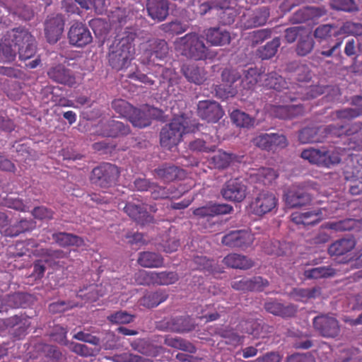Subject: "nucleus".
Masks as SVG:
<instances>
[{
    "instance_id": "obj_28",
    "label": "nucleus",
    "mask_w": 362,
    "mask_h": 362,
    "mask_svg": "<svg viewBox=\"0 0 362 362\" xmlns=\"http://www.w3.org/2000/svg\"><path fill=\"white\" fill-rule=\"evenodd\" d=\"M37 246V243L33 239L17 242L13 246L9 247L8 255L13 257H21L24 255L31 257L33 252L38 249Z\"/></svg>"
},
{
    "instance_id": "obj_35",
    "label": "nucleus",
    "mask_w": 362,
    "mask_h": 362,
    "mask_svg": "<svg viewBox=\"0 0 362 362\" xmlns=\"http://www.w3.org/2000/svg\"><path fill=\"white\" fill-rule=\"evenodd\" d=\"M269 14V9L267 7H260L248 16L245 26L247 28H250L264 25L267 23Z\"/></svg>"
},
{
    "instance_id": "obj_50",
    "label": "nucleus",
    "mask_w": 362,
    "mask_h": 362,
    "mask_svg": "<svg viewBox=\"0 0 362 362\" xmlns=\"http://www.w3.org/2000/svg\"><path fill=\"white\" fill-rule=\"evenodd\" d=\"M194 263L196 264V269L198 270L206 271L211 274L220 273L221 271L217 267L216 263L213 259H209L204 256H197L194 259Z\"/></svg>"
},
{
    "instance_id": "obj_38",
    "label": "nucleus",
    "mask_w": 362,
    "mask_h": 362,
    "mask_svg": "<svg viewBox=\"0 0 362 362\" xmlns=\"http://www.w3.org/2000/svg\"><path fill=\"white\" fill-rule=\"evenodd\" d=\"M28 297L26 293L18 292L4 296L2 300L8 311L9 309L25 307Z\"/></svg>"
},
{
    "instance_id": "obj_45",
    "label": "nucleus",
    "mask_w": 362,
    "mask_h": 362,
    "mask_svg": "<svg viewBox=\"0 0 362 362\" xmlns=\"http://www.w3.org/2000/svg\"><path fill=\"white\" fill-rule=\"evenodd\" d=\"M280 44V39L279 37H274L264 46L259 47L257 49V54L263 60L271 59L276 54Z\"/></svg>"
},
{
    "instance_id": "obj_61",
    "label": "nucleus",
    "mask_w": 362,
    "mask_h": 362,
    "mask_svg": "<svg viewBox=\"0 0 362 362\" xmlns=\"http://www.w3.org/2000/svg\"><path fill=\"white\" fill-rule=\"evenodd\" d=\"M162 246L164 252L172 253L177 251L180 247V240L175 233H172L171 230H170L163 238Z\"/></svg>"
},
{
    "instance_id": "obj_57",
    "label": "nucleus",
    "mask_w": 362,
    "mask_h": 362,
    "mask_svg": "<svg viewBox=\"0 0 362 362\" xmlns=\"http://www.w3.org/2000/svg\"><path fill=\"white\" fill-rule=\"evenodd\" d=\"M112 108L121 117L129 119L134 107L123 99H115L112 102Z\"/></svg>"
},
{
    "instance_id": "obj_59",
    "label": "nucleus",
    "mask_w": 362,
    "mask_h": 362,
    "mask_svg": "<svg viewBox=\"0 0 362 362\" xmlns=\"http://www.w3.org/2000/svg\"><path fill=\"white\" fill-rule=\"evenodd\" d=\"M78 306V304L72 300H58L50 303L48 310L52 314H59Z\"/></svg>"
},
{
    "instance_id": "obj_31",
    "label": "nucleus",
    "mask_w": 362,
    "mask_h": 362,
    "mask_svg": "<svg viewBox=\"0 0 362 362\" xmlns=\"http://www.w3.org/2000/svg\"><path fill=\"white\" fill-rule=\"evenodd\" d=\"M327 11L323 7L307 6L296 12V23L315 21L325 16Z\"/></svg>"
},
{
    "instance_id": "obj_33",
    "label": "nucleus",
    "mask_w": 362,
    "mask_h": 362,
    "mask_svg": "<svg viewBox=\"0 0 362 362\" xmlns=\"http://www.w3.org/2000/svg\"><path fill=\"white\" fill-rule=\"evenodd\" d=\"M223 262L228 267L243 270L250 269L254 265L252 260L237 253L228 255L223 258Z\"/></svg>"
},
{
    "instance_id": "obj_43",
    "label": "nucleus",
    "mask_w": 362,
    "mask_h": 362,
    "mask_svg": "<svg viewBox=\"0 0 362 362\" xmlns=\"http://www.w3.org/2000/svg\"><path fill=\"white\" fill-rule=\"evenodd\" d=\"M233 158L234 157L232 153H228L223 151H218L216 154L210 158L209 163L213 165L214 168L223 170L230 165Z\"/></svg>"
},
{
    "instance_id": "obj_29",
    "label": "nucleus",
    "mask_w": 362,
    "mask_h": 362,
    "mask_svg": "<svg viewBox=\"0 0 362 362\" xmlns=\"http://www.w3.org/2000/svg\"><path fill=\"white\" fill-rule=\"evenodd\" d=\"M181 71L189 83L201 85L206 80L205 70L195 64H184L181 68Z\"/></svg>"
},
{
    "instance_id": "obj_21",
    "label": "nucleus",
    "mask_w": 362,
    "mask_h": 362,
    "mask_svg": "<svg viewBox=\"0 0 362 362\" xmlns=\"http://www.w3.org/2000/svg\"><path fill=\"white\" fill-rule=\"evenodd\" d=\"M47 76L53 81L69 87H73L76 84L73 71L62 64L51 67L47 71Z\"/></svg>"
},
{
    "instance_id": "obj_3",
    "label": "nucleus",
    "mask_w": 362,
    "mask_h": 362,
    "mask_svg": "<svg viewBox=\"0 0 362 362\" xmlns=\"http://www.w3.org/2000/svg\"><path fill=\"white\" fill-rule=\"evenodd\" d=\"M175 49L181 54L195 61L206 60L214 57L213 53L205 45L204 37L196 33H189L175 41Z\"/></svg>"
},
{
    "instance_id": "obj_14",
    "label": "nucleus",
    "mask_w": 362,
    "mask_h": 362,
    "mask_svg": "<svg viewBox=\"0 0 362 362\" xmlns=\"http://www.w3.org/2000/svg\"><path fill=\"white\" fill-rule=\"evenodd\" d=\"M68 39L70 45L76 47H84L93 41L89 28L81 22H75L71 25Z\"/></svg>"
},
{
    "instance_id": "obj_22",
    "label": "nucleus",
    "mask_w": 362,
    "mask_h": 362,
    "mask_svg": "<svg viewBox=\"0 0 362 362\" xmlns=\"http://www.w3.org/2000/svg\"><path fill=\"white\" fill-rule=\"evenodd\" d=\"M298 37L296 51L298 54L304 56L308 54L313 49L314 41L310 28H304L303 25L296 26V39Z\"/></svg>"
},
{
    "instance_id": "obj_20",
    "label": "nucleus",
    "mask_w": 362,
    "mask_h": 362,
    "mask_svg": "<svg viewBox=\"0 0 362 362\" xmlns=\"http://www.w3.org/2000/svg\"><path fill=\"white\" fill-rule=\"evenodd\" d=\"M64 21L61 15L48 16L45 23V34L49 44L56 43L64 30Z\"/></svg>"
},
{
    "instance_id": "obj_25",
    "label": "nucleus",
    "mask_w": 362,
    "mask_h": 362,
    "mask_svg": "<svg viewBox=\"0 0 362 362\" xmlns=\"http://www.w3.org/2000/svg\"><path fill=\"white\" fill-rule=\"evenodd\" d=\"M206 41L214 46H223L231 41L230 33L222 27H212L204 30Z\"/></svg>"
},
{
    "instance_id": "obj_48",
    "label": "nucleus",
    "mask_w": 362,
    "mask_h": 362,
    "mask_svg": "<svg viewBox=\"0 0 362 362\" xmlns=\"http://www.w3.org/2000/svg\"><path fill=\"white\" fill-rule=\"evenodd\" d=\"M320 129L317 127H306L299 132L298 140L302 144L317 143L322 141V137L318 135Z\"/></svg>"
},
{
    "instance_id": "obj_5",
    "label": "nucleus",
    "mask_w": 362,
    "mask_h": 362,
    "mask_svg": "<svg viewBox=\"0 0 362 362\" xmlns=\"http://www.w3.org/2000/svg\"><path fill=\"white\" fill-rule=\"evenodd\" d=\"M119 175L120 170L117 165L103 163L93 169L90 179L95 186L107 189L117 184Z\"/></svg>"
},
{
    "instance_id": "obj_55",
    "label": "nucleus",
    "mask_w": 362,
    "mask_h": 362,
    "mask_svg": "<svg viewBox=\"0 0 362 362\" xmlns=\"http://www.w3.org/2000/svg\"><path fill=\"white\" fill-rule=\"evenodd\" d=\"M67 327H63L60 325H55L52 327L49 336L52 341L67 347L69 343L71 342L67 339Z\"/></svg>"
},
{
    "instance_id": "obj_46",
    "label": "nucleus",
    "mask_w": 362,
    "mask_h": 362,
    "mask_svg": "<svg viewBox=\"0 0 362 362\" xmlns=\"http://www.w3.org/2000/svg\"><path fill=\"white\" fill-rule=\"evenodd\" d=\"M262 77H264L263 86L269 89L281 91L286 88V84L284 78L275 72H271Z\"/></svg>"
},
{
    "instance_id": "obj_11",
    "label": "nucleus",
    "mask_w": 362,
    "mask_h": 362,
    "mask_svg": "<svg viewBox=\"0 0 362 362\" xmlns=\"http://www.w3.org/2000/svg\"><path fill=\"white\" fill-rule=\"evenodd\" d=\"M233 206L229 204H214L196 208L193 210L192 213L198 219H206L209 223V226H206V228L211 229L216 222L214 220L216 216L218 215L228 214L233 211Z\"/></svg>"
},
{
    "instance_id": "obj_27",
    "label": "nucleus",
    "mask_w": 362,
    "mask_h": 362,
    "mask_svg": "<svg viewBox=\"0 0 362 362\" xmlns=\"http://www.w3.org/2000/svg\"><path fill=\"white\" fill-rule=\"evenodd\" d=\"M130 133L128 125L114 119L107 121L102 126L101 134L106 137H119L127 136Z\"/></svg>"
},
{
    "instance_id": "obj_34",
    "label": "nucleus",
    "mask_w": 362,
    "mask_h": 362,
    "mask_svg": "<svg viewBox=\"0 0 362 362\" xmlns=\"http://www.w3.org/2000/svg\"><path fill=\"white\" fill-rule=\"evenodd\" d=\"M52 239L57 245L62 247L69 246L81 247L84 245V240L82 238L76 235L65 232L53 233Z\"/></svg>"
},
{
    "instance_id": "obj_63",
    "label": "nucleus",
    "mask_w": 362,
    "mask_h": 362,
    "mask_svg": "<svg viewBox=\"0 0 362 362\" xmlns=\"http://www.w3.org/2000/svg\"><path fill=\"white\" fill-rule=\"evenodd\" d=\"M268 112L271 116L281 119H288L293 115L291 108L285 105H271Z\"/></svg>"
},
{
    "instance_id": "obj_58",
    "label": "nucleus",
    "mask_w": 362,
    "mask_h": 362,
    "mask_svg": "<svg viewBox=\"0 0 362 362\" xmlns=\"http://www.w3.org/2000/svg\"><path fill=\"white\" fill-rule=\"evenodd\" d=\"M262 77L256 68H250L245 72L241 84L244 89H252Z\"/></svg>"
},
{
    "instance_id": "obj_32",
    "label": "nucleus",
    "mask_w": 362,
    "mask_h": 362,
    "mask_svg": "<svg viewBox=\"0 0 362 362\" xmlns=\"http://www.w3.org/2000/svg\"><path fill=\"white\" fill-rule=\"evenodd\" d=\"M137 262L142 267L160 268L163 267L164 259L158 253L146 251L139 254Z\"/></svg>"
},
{
    "instance_id": "obj_41",
    "label": "nucleus",
    "mask_w": 362,
    "mask_h": 362,
    "mask_svg": "<svg viewBox=\"0 0 362 362\" xmlns=\"http://www.w3.org/2000/svg\"><path fill=\"white\" fill-rule=\"evenodd\" d=\"M132 348L146 356H156L158 354L157 347L146 339H138L130 344Z\"/></svg>"
},
{
    "instance_id": "obj_44",
    "label": "nucleus",
    "mask_w": 362,
    "mask_h": 362,
    "mask_svg": "<svg viewBox=\"0 0 362 362\" xmlns=\"http://www.w3.org/2000/svg\"><path fill=\"white\" fill-rule=\"evenodd\" d=\"M230 119L236 126L244 128L252 127L255 122L254 117L239 110H234L230 113Z\"/></svg>"
},
{
    "instance_id": "obj_16",
    "label": "nucleus",
    "mask_w": 362,
    "mask_h": 362,
    "mask_svg": "<svg viewBox=\"0 0 362 362\" xmlns=\"http://www.w3.org/2000/svg\"><path fill=\"white\" fill-rule=\"evenodd\" d=\"M221 194L226 200L241 202L246 197L247 187L238 178L230 179L223 185Z\"/></svg>"
},
{
    "instance_id": "obj_13",
    "label": "nucleus",
    "mask_w": 362,
    "mask_h": 362,
    "mask_svg": "<svg viewBox=\"0 0 362 362\" xmlns=\"http://www.w3.org/2000/svg\"><path fill=\"white\" fill-rule=\"evenodd\" d=\"M252 142L255 146L267 151H275L288 146L286 137L283 134L276 133L261 134L255 136Z\"/></svg>"
},
{
    "instance_id": "obj_12",
    "label": "nucleus",
    "mask_w": 362,
    "mask_h": 362,
    "mask_svg": "<svg viewBox=\"0 0 362 362\" xmlns=\"http://www.w3.org/2000/svg\"><path fill=\"white\" fill-rule=\"evenodd\" d=\"M4 325L15 340H21L28 333L31 325L30 317L25 314L14 315L4 319Z\"/></svg>"
},
{
    "instance_id": "obj_1",
    "label": "nucleus",
    "mask_w": 362,
    "mask_h": 362,
    "mask_svg": "<svg viewBox=\"0 0 362 362\" xmlns=\"http://www.w3.org/2000/svg\"><path fill=\"white\" fill-rule=\"evenodd\" d=\"M9 38L5 37L0 42V62H13L16 56V51L13 48L11 42L18 47L19 59L25 61L35 56L36 52V42L31 33L24 28H16L8 35Z\"/></svg>"
},
{
    "instance_id": "obj_37",
    "label": "nucleus",
    "mask_w": 362,
    "mask_h": 362,
    "mask_svg": "<svg viewBox=\"0 0 362 362\" xmlns=\"http://www.w3.org/2000/svg\"><path fill=\"white\" fill-rule=\"evenodd\" d=\"M264 307L268 313L282 317H291L294 313V308L293 305L285 306L276 300L266 302Z\"/></svg>"
},
{
    "instance_id": "obj_19",
    "label": "nucleus",
    "mask_w": 362,
    "mask_h": 362,
    "mask_svg": "<svg viewBox=\"0 0 362 362\" xmlns=\"http://www.w3.org/2000/svg\"><path fill=\"white\" fill-rule=\"evenodd\" d=\"M228 2L226 0H217L204 2L199 5L198 12L200 15L204 16L212 11H216L217 14H226L228 16L227 20L223 19L225 24L233 23L235 21L233 13L228 6ZM221 18L223 17L221 16Z\"/></svg>"
},
{
    "instance_id": "obj_15",
    "label": "nucleus",
    "mask_w": 362,
    "mask_h": 362,
    "mask_svg": "<svg viewBox=\"0 0 362 362\" xmlns=\"http://www.w3.org/2000/svg\"><path fill=\"white\" fill-rule=\"evenodd\" d=\"M197 112L202 119L211 123L218 122L224 115V111L220 104L211 100L199 101Z\"/></svg>"
},
{
    "instance_id": "obj_4",
    "label": "nucleus",
    "mask_w": 362,
    "mask_h": 362,
    "mask_svg": "<svg viewBox=\"0 0 362 362\" xmlns=\"http://www.w3.org/2000/svg\"><path fill=\"white\" fill-rule=\"evenodd\" d=\"M156 66H158V69L156 68L155 72L156 74H159V76L158 75H155L154 76L157 78H152L139 71L128 74L127 77L132 80L141 82L151 88L162 86L170 93V88L177 84L180 78H177V74L174 69L165 68L163 65L159 64H156Z\"/></svg>"
},
{
    "instance_id": "obj_18",
    "label": "nucleus",
    "mask_w": 362,
    "mask_h": 362,
    "mask_svg": "<svg viewBox=\"0 0 362 362\" xmlns=\"http://www.w3.org/2000/svg\"><path fill=\"white\" fill-rule=\"evenodd\" d=\"M356 245L355 239L352 237L343 238L333 242L327 249V252L331 257L335 259L342 257L340 263H348L350 258L346 255L351 252Z\"/></svg>"
},
{
    "instance_id": "obj_64",
    "label": "nucleus",
    "mask_w": 362,
    "mask_h": 362,
    "mask_svg": "<svg viewBox=\"0 0 362 362\" xmlns=\"http://www.w3.org/2000/svg\"><path fill=\"white\" fill-rule=\"evenodd\" d=\"M134 279L138 285H154V272L139 270L134 274Z\"/></svg>"
},
{
    "instance_id": "obj_52",
    "label": "nucleus",
    "mask_w": 362,
    "mask_h": 362,
    "mask_svg": "<svg viewBox=\"0 0 362 362\" xmlns=\"http://www.w3.org/2000/svg\"><path fill=\"white\" fill-rule=\"evenodd\" d=\"M336 35H352L356 36L362 35V23L346 21L339 24Z\"/></svg>"
},
{
    "instance_id": "obj_49",
    "label": "nucleus",
    "mask_w": 362,
    "mask_h": 362,
    "mask_svg": "<svg viewBox=\"0 0 362 362\" xmlns=\"http://www.w3.org/2000/svg\"><path fill=\"white\" fill-rule=\"evenodd\" d=\"M218 334L225 339V343L233 346L243 344L244 337L240 336L233 328L226 327L218 332Z\"/></svg>"
},
{
    "instance_id": "obj_47",
    "label": "nucleus",
    "mask_w": 362,
    "mask_h": 362,
    "mask_svg": "<svg viewBox=\"0 0 362 362\" xmlns=\"http://www.w3.org/2000/svg\"><path fill=\"white\" fill-rule=\"evenodd\" d=\"M208 136L204 139H197L189 143L188 148L192 151L209 153L215 151L217 144L208 141Z\"/></svg>"
},
{
    "instance_id": "obj_17",
    "label": "nucleus",
    "mask_w": 362,
    "mask_h": 362,
    "mask_svg": "<svg viewBox=\"0 0 362 362\" xmlns=\"http://www.w3.org/2000/svg\"><path fill=\"white\" fill-rule=\"evenodd\" d=\"M169 47L164 40L154 39L148 42V47L145 50L144 55L146 58V63L152 64L155 68L156 66V59L163 61L168 54Z\"/></svg>"
},
{
    "instance_id": "obj_60",
    "label": "nucleus",
    "mask_w": 362,
    "mask_h": 362,
    "mask_svg": "<svg viewBox=\"0 0 362 362\" xmlns=\"http://www.w3.org/2000/svg\"><path fill=\"white\" fill-rule=\"evenodd\" d=\"M339 23L321 25L315 29L314 36L316 38L320 39H324L331 35L338 37L339 35H336L335 33H337V29H339Z\"/></svg>"
},
{
    "instance_id": "obj_53",
    "label": "nucleus",
    "mask_w": 362,
    "mask_h": 362,
    "mask_svg": "<svg viewBox=\"0 0 362 362\" xmlns=\"http://www.w3.org/2000/svg\"><path fill=\"white\" fill-rule=\"evenodd\" d=\"M178 274L175 272H154V285L168 286L178 281Z\"/></svg>"
},
{
    "instance_id": "obj_40",
    "label": "nucleus",
    "mask_w": 362,
    "mask_h": 362,
    "mask_svg": "<svg viewBox=\"0 0 362 362\" xmlns=\"http://www.w3.org/2000/svg\"><path fill=\"white\" fill-rule=\"evenodd\" d=\"M278 177L277 173L270 168H262L252 175L251 178L256 182L262 183L263 185H269Z\"/></svg>"
},
{
    "instance_id": "obj_24",
    "label": "nucleus",
    "mask_w": 362,
    "mask_h": 362,
    "mask_svg": "<svg viewBox=\"0 0 362 362\" xmlns=\"http://www.w3.org/2000/svg\"><path fill=\"white\" fill-rule=\"evenodd\" d=\"M185 171L170 163H163L154 169L153 175L165 182H173L185 176Z\"/></svg>"
},
{
    "instance_id": "obj_23",
    "label": "nucleus",
    "mask_w": 362,
    "mask_h": 362,
    "mask_svg": "<svg viewBox=\"0 0 362 362\" xmlns=\"http://www.w3.org/2000/svg\"><path fill=\"white\" fill-rule=\"evenodd\" d=\"M123 210L139 224L145 225L153 221V217L148 214L144 204L128 202L125 204Z\"/></svg>"
},
{
    "instance_id": "obj_6",
    "label": "nucleus",
    "mask_w": 362,
    "mask_h": 362,
    "mask_svg": "<svg viewBox=\"0 0 362 362\" xmlns=\"http://www.w3.org/2000/svg\"><path fill=\"white\" fill-rule=\"evenodd\" d=\"M183 117H174L169 124H165L160 133L161 146L171 149L177 145L185 133V125Z\"/></svg>"
},
{
    "instance_id": "obj_54",
    "label": "nucleus",
    "mask_w": 362,
    "mask_h": 362,
    "mask_svg": "<svg viewBox=\"0 0 362 362\" xmlns=\"http://www.w3.org/2000/svg\"><path fill=\"white\" fill-rule=\"evenodd\" d=\"M320 218L318 213L308 211L296 216V225L298 228L302 226H313L319 223Z\"/></svg>"
},
{
    "instance_id": "obj_26",
    "label": "nucleus",
    "mask_w": 362,
    "mask_h": 362,
    "mask_svg": "<svg viewBox=\"0 0 362 362\" xmlns=\"http://www.w3.org/2000/svg\"><path fill=\"white\" fill-rule=\"evenodd\" d=\"M146 10L148 16L154 21L161 22L168 16V0H147Z\"/></svg>"
},
{
    "instance_id": "obj_39",
    "label": "nucleus",
    "mask_w": 362,
    "mask_h": 362,
    "mask_svg": "<svg viewBox=\"0 0 362 362\" xmlns=\"http://www.w3.org/2000/svg\"><path fill=\"white\" fill-rule=\"evenodd\" d=\"M149 110H140L136 107L133 108L131 115L129 118L130 122L136 127L144 128L151 124V117Z\"/></svg>"
},
{
    "instance_id": "obj_8",
    "label": "nucleus",
    "mask_w": 362,
    "mask_h": 362,
    "mask_svg": "<svg viewBox=\"0 0 362 362\" xmlns=\"http://www.w3.org/2000/svg\"><path fill=\"white\" fill-rule=\"evenodd\" d=\"M315 332L322 337L334 339L340 335L341 328L339 321L329 314H322L313 320Z\"/></svg>"
},
{
    "instance_id": "obj_62",
    "label": "nucleus",
    "mask_w": 362,
    "mask_h": 362,
    "mask_svg": "<svg viewBox=\"0 0 362 362\" xmlns=\"http://www.w3.org/2000/svg\"><path fill=\"white\" fill-rule=\"evenodd\" d=\"M341 162V158L337 152L327 151L322 148L320 166L330 167Z\"/></svg>"
},
{
    "instance_id": "obj_9",
    "label": "nucleus",
    "mask_w": 362,
    "mask_h": 362,
    "mask_svg": "<svg viewBox=\"0 0 362 362\" xmlns=\"http://www.w3.org/2000/svg\"><path fill=\"white\" fill-rule=\"evenodd\" d=\"M240 78V72L235 69H225L223 70L221 78L223 84L215 87L216 95L223 100L233 97L238 93L237 87L234 86V83Z\"/></svg>"
},
{
    "instance_id": "obj_36",
    "label": "nucleus",
    "mask_w": 362,
    "mask_h": 362,
    "mask_svg": "<svg viewBox=\"0 0 362 362\" xmlns=\"http://www.w3.org/2000/svg\"><path fill=\"white\" fill-rule=\"evenodd\" d=\"M168 298L167 292L160 289L155 292L147 293L139 300V303L147 308H152L165 302Z\"/></svg>"
},
{
    "instance_id": "obj_51",
    "label": "nucleus",
    "mask_w": 362,
    "mask_h": 362,
    "mask_svg": "<svg viewBox=\"0 0 362 362\" xmlns=\"http://www.w3.org/2000/svg\"><path fill=\"white\" fill-rule=\"evenodd\" d=\"M356 226V221L353 218H346L337 221L326 223L324 227L327 229L333 230L336 232H343L351 230Z\"/></svg>"
},
{
    "instance_id": "obj_2",
    "label": "nucleus",
    "mask_w": 362,
    "mask_h": 362,
    "mask_svg": "<svg viewBox=\"0 0 362 362\" xmlns=\"http://www.w3.org/2000/svg\"><path fill=\"white\" fill-rule=\"evenodd\" d=\"M135 37V33L127 31L117 35L108 53V63L113 69L120 71L129 67L134 58Z\"/></svg>"
},
{
    "instance_id": "obj_56",
    "label": "nucleus",
    "mask_w": 362,
    "mask_h": 362,
    "mask_svg": "<svg viewBox=\"0 0 362 362\" xmlns=\"http://www.w3.org/2000/svg\"><path fill=\"white\" fill-rule=\"evenodd\" d=\"M288 248V244L286 243L275 240L267 243L264 246V251L267 255L282 256L286 254Z\"/></svg>"
},
{
    "instance_id": "obj_30",
    "label": "nucleus",
    "mask_w": 362,
    "mask_h": 362,
    "mask_svg": "<svg viewBox=\"0 0 362 362\" xmlns=\"http://www.w3.org/2000/svg\"><path fill=\"white\" fill-rule=\"evenodd\" d=\"M168 328L174 332H189L195 328V322L189 316H178L167 322Z\"/></svg>"
},
{
    "instance_id": "obj_7",
    "label": "nucleus",
    "mask_w": 362,
    "mask_h": 362,
    "mask_svg": "<svg viewBox=\"0 0 362 362\" xmlns=\"http://www.w3.org/2000/svg\"><path fill=\"white\" fill-rule=\"evenodd\" d=\"M277 204L278 199L272 192L262 190L252 199L249 208L251 214L262 217L273 212Z\"/></svg>"
},
{
    "instance_id": "obj_42",
    "label": "nucleus",
    "mask_w": 362,
    "mask_h": 362,
    "mask_svg": "<svg viewBox=\"0 0 362 362\" xmlns=\"http://www.w3.org/2000/svg\"><path fill=\"white\" fill-rule=\"evenodd\" d=\"M337 273V270L331 266L315 267L303 272L307 279L328 278L335 276Z\"/></svg>"
},
{
    "instance_id": "obj_10",
    "label": "nucleus",
    "mask_w": 362,
    "mask_h": 362,
    "mask_svg": "<svg viewBox=\"0 0 362 362\" xmlns=\"http://www.w3.org/2000/svg\"><path fill=\"white\" fill-rule=\"evenodd\" d=\"M255 236L249 230H231L221 238V243L230 248L245 250L254 243Z\"/></svg>"
}]
</instances>
